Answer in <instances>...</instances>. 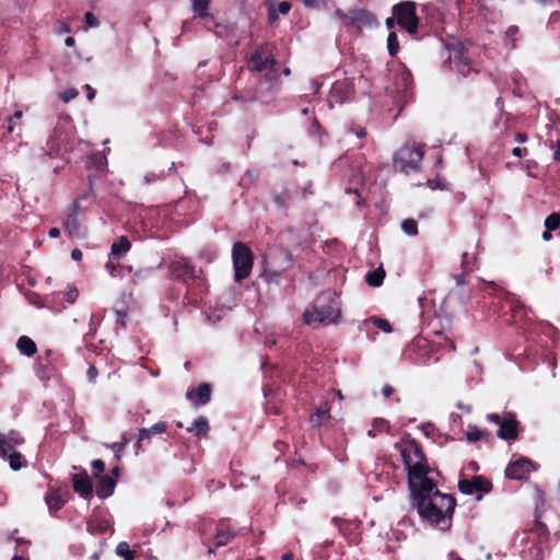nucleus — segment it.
I'll list each match as a JSON object with an SVG mask.
<instances>
[{
    "mask_svg": "<svg viewBox=\"0 0 560 560\" xmlns=\"http://www.w3.org/2000/svg\"><path fill=\"white\" fill-rule=\"evenodd\" d=\"M410 491V504L423 521L441 526L447 521L448 528L456 506V499L452 494L442 493L434 480H425Z\"/></svg>",
    "mask_w": 560,
    "mask_h": 560,
    "instance_id": "f257e3e1",
    "label": "nucleus"
},
{
    "mask_svg": "<svg viewBox=\"0 0 560 560\" xmlns=\"http://www.w3.org/2000/svg\"><path fill=\"white\" fill-rule=\"evenodd\" d=\"M407 471V481L409 490L423 483L425 480H433L429 474L434 471L429 466L428 459L421 445L415 439L402 440L396 443Z\"/></svg>",
    "mask_w": 560,
    "mask_h": 560,
    "instance_id": "f03ea898",
    "label": "nucleus"
},
{
    "mask_svg": "<svg viewBox=\"0 0 560 560\" xmlns=\"http://www.w3.org/2000/svg\"><path fill=\"white\" fill-rule=\"evenodd\" d=\"M170 271L173 279L186 285V299L191 304H197L207 292V281L201 269L196 270L195 266L185 259L172 261Z\"/></svg>",
    "mask_w": 560,
    "mask_h": 560,
    "instance_id": "7ed1b4c3",
    "label": "nucleus"
},
{
    "mask_svg": "<svg viewBox=\"0 0 560 560\" xmlns=\"http://www.w3.org/2000/svg\"><path fill=\"white\" fill-rule=\"evenodd\" d=\"M340 317L339 296L336 292H322L303 313L304 323L329 325Z\"/></svg>",
    "mask_w": 560,
    "mask_h": 560,
    "instance_id": "20e7f679",
    "label": "nucleus"
},
{
    "mask_svg": "<svg viewBox=\"0 0 560 560\" xmlns=\"http://www.w3.org/2000/svg\"><path fill=\"white\" fill-rule=\"evenodd\" d=\"M423 156L424 145L408 141L394 153L393 167L395 171L405 174L418 172Z\"/></svg>",
    "mask_w": 560,
    "mask_h": 560,
    "instance_id": "39448f33",
    "label": "nucleus"
},
{
    "mask_svg": "<svg viewBox=\"0 0 560 560\" xmlns=\"http://www.w3.org/2000/svg\"><path fill=\"white\" fill-rule=\"evenodd\" d=\"M392 13L397 15L398 27L410 36L416 37L419 33L421 20L417 14V3L413 1H400L392 7Z\"/></svg>",
    "mask_w": 560,
    "mask_h": 560,
    "instance_id": "423d86ee",
    "label": "nucleus"
},
{
    "mask_svg": "<svg viewBox=\"0 0 560 560\" xmlns=\"http://www.w3.org/2000/svg\"><path fill=\"white\" fill-rule=\"evenodd\" d=\"M232 261L234 280L241 283L250 276L254 266V254L249 246L243 242L234 243L232 247Z\"/></svg>",
    "mask_w": 560,
    "mask_h": 560,
    "instance_id": "0eeeda50",
    "label": "nucleus"
},
{
    "mask_svg": "<svg viewBox=\"0 0 560 560\" xmlns=\"http://www.w3.org/2000/svg\"><path fill=\"white\" fill-rule=\"evenodd\" d=\"M458 489L467 495L475 492L489 493L492 490V482L481 475H476L471 479H460L458 481Z\"/></svg>",
    "mask_w": 560,
    "mask_h": 560,
    "instance_id": "6e6552de",
    "label": "nucleus"
},
{
    "mask_svg": "<svg viewBox=\"0 0 560 560\" xmlns=\"http://www.w3.org/2000/svg\"><path fill=\"white\" fill-rule=\"evenodd\" d=\"M534 468V463L530 459L522 457L506 466L505 476L513 480H525Z\"/></svg>",
    "mask_w": 560,
    "mask_h": 560,
    "instance_id": "1a4fd4ad",
    "label": "nucleus"
},
{
    "mask_svg": "<svg viewBox=\"0 0 560 560\" xmlns=\"http://www.w3.org/2000/svg\"><path fill=\"white\" fill-rule=\"evenodd\" d=\"M71 150L69 142L61 133L55 132L47 141V149L43 153V158H59L66 160V154Z\"/></svg>",
    "mask_w": 560,
    "mask_h": 560,
    "instance_id": "9d476101",
    "label": "nucleus"
},
{
    "mask_svg": "<svg viewBox=\"0 0 560 560\" xmlns=\"http://www.w3.org/2000/svg\"><path fill=\"white\" fill-rule=\"evenodd\" d=\"M354 93V86L348 80L336 81L329 92V103L330 106L334 104H342L351 100Z\"/></svg>",
    "mask_w": 560,
    "mask_h": 560,
    "instance_id": "9b49d317",
    "label": "nucleus"
},
{
    "mask_svg": "<svg viewBox=\"0 0 560 560\" xmlns=\"http://www.w3.org/2000/svg\"><path fill=\"white\" fill-rule=\"evenodd\" d=\"M212 388L209 383H200L196 388H189L186 398L198 408L207 405L211 399Z\"/></svg>",
    "mask_w": 560,
    "mask_h": 560,
    "instance_id": "f8f14e48",
    "label": "nucleus"
},
{
    "mask_svg": "<svg viewBox=\"0 0 560 560\" xmlns=\"http://www.w3.org/2000/svg\"><path fill=\"white\" fill-rule=\"evenodd\" d=\"M276 65V60L271 54L264 55L262 48L254 51L248 61V68L252 71L261 72L264 70H271Z\"/></svg>",
    "mask_w": 560,
    "mask_h": 560,
    "instance_id": "ddd939ff",
    "label": "nucleus"
},
{
    "mask_svg": "<svg viewBox=\"0 0 560 560\" xmlns=\"http://www.w3.org/2000/svg\"><path fill=\"white\" fill-rule=\"evenodd\" d=\"M78 212L79 203L77 201L69 206L66 211L63 228L66 233H68L71 237L80 235V222L78 220Z\"/></svg>",
    "mask_w": 560,
    "mask_h": 560,
    "instance_id": "4468645a",
    "label": "nucleus"
},
{
    "mask_svg": "<svg viewBox=\"0 0 560 560\" xmlns=\"http://www.w3.org/2000/svg\"><path fill=\"white\" fill-rule=\"evenodd\" d=\"M518 424L515 416L509 413L508 417L503 418L497 435L502 440H515L518 436Z\"/></svg>",
    "mask_w": 560,
    "mask_h": 560,
    "instance_id": "2eb2a0df",
    "label": "nucleus"
},
{
    "mask_svg": "<svg viewBox=\"0 0 560 560\" xmlns=\"http://www.w3.org/2000/svg\"><path fill=\"white\" fill-rule=\"evenodd\" d=\"M73 490L82 498H90L93 493V485L86 470L75 474L72 477Z\"/></svg>",
    "mask_w": 560,
    "mask_h": 560,
    "instance_id": "dca6fc26",
    "label": "nucleus"
},
{
    "mask_svg": "<svg viewBox=\"0 0 560 560\" xmlns=\"http://www.w3.org/2000/svg\"><path fill=\"white\" fill-rule=\"evenodd\" d=\"M67 492L60 489H50L45 495V502L50 512L61 510L67 502Z\"/></svg>",
    "mask_w": 560,
    "mask_h": 560,
    "instance_id": "f3484780",
    "label": "nucleus"
},
{
    "mask_svg": "<svg viewBox=\"0 0 560 560\" xmlns=\"http://www.w3.org/2000/svg\"><path fill=\"white\" fill-rule=\"evenodd\" d=\"M266 266L271 267L273 270L282 269V275L292 268L293 257L288 250L281 252L278 256H272L269 260H266Z\"/></svg>",
    "mask_w": 560,
    "mask_h": 560,
    "instance_id": "a211bd4d",
    "label": "nucleus"
},
{
    "mask_svg": "<svg viewBox=\"0 0 560 560\" xmlns=\"http://www.w3.org/2000/svg\"><path fill=\"white\" fill-rule=\"evenodd\" d=\"M168 424L165 421H159L150 428H142L139 430L137 446L141 447L145 442H149L152 435L164 433Z\"/></svg>",
    "mask_w": 560,
    "mask_h": 560,
    "instance_id": "6ab92c4d",
    "label": "nucleus"
},
{
    "mask_svg": "<svg viewBox=\"0 0 560 560\" xmlns=\"http://www.w3.org/2000/svg\"><path fill=\"white\" fill-rule=\"evenodd\" d=\"M235 536L236 532L234 529H232L228 524L220 522L217 526V533L214 536V548L228 545Z\"/></svg>",
    "mask_w": 560,
    "mask_h": 560,
    "instance_id": "aec40b11",
    "label": "nucleus"
},
{
    "mask_svg": "<svg viewBox=\"0 0 560 560\" xmlns=\"http://www.w3.org/2000/svg\"><path fill=\"white\" fill-rule=\"evenodd\" d=\"M116 487V480L107 475H102L98 477V481L96 483V495L100 499H106L114 493Z\"/></svg>",
    "mask_w": 560,
    "mask_h": 560,
    "instance_id": "412c9836",
    "label": "nucleus"
},
{
    "mask_svg": "<svg viewBox=\"0 0 560 560\" xmlns=\"http://www.w3.org/2000/svg\"><path fill=\"white\" fill-rule=\"evenodd\" d=\"M131 248V242L127 236H120L110 246L109 258L119 261Z\"/></svg>",
    "mask_w": 560,
    "mask_h": 560,
    "instance_id": "4be33fe9",
    "label": "nucleus"
},
{
    "mask_svg": "<svg viewBox=\"0 0 560 560\" xmlns=\"http://www.w3.org/2000/svg\"><path fill=\"white\" fill-rule=\"evenodd\" d=\"M187 431L192 433L199 440L208 438L210 431L208 419L200 416L192 422L191 427L187 428Z\"/></svg>",
    "mask_w": 560,
    "mask_h": 560,
    "instance_id": "5701e85b",
    "label": "nucleus"
},
{
    "mask_svg": "<svg viewBox=\"0 0 560 560\" xmlns=\"http://www.w3.org/2000/svg\"><path fill=\"white\" fill-rule=\"evenodd\" d=\"M412 74L408 69H400L395 74V86L397 91L406 93L411 89Z\"/></svg>",
    "mask_w": 560,
    "mask_h": 560,
    "instance_id": "b1692460",
    "label": "nucleus"
},
{
    "mask_svg": "<svg viewBox=\"0 0 560 560\" xmlns=\"http://www.w3.org/2000/svg\"><path fill=\"white\" fill-rule=\"evenodd\" d=\"M16 347L26 357H33L37 351L36 343L27 336H21L18 339Z\"/></svg>",
    "mask_w": 560,
    "mask_h": 560,
    "instance_id": "393cba45",
    "label": "nucleus"
},
{
    "mask_svg": "<svg viewBox=\"0 0 560 560\" xmlns=\"http://www.w3.org/2000/svg\"><path fill=\"white\" fill-rule=\"evenodd\" d=\"M385 275L383 267H378L366 273L365 281L371 287H380L384 281Z\"/></svg>",
    "mask_w": 560,
    "mask_h": 560,
    "instance_id": "a878e982",
    "label": "nucleus"
},
{
    "mask_svg": "<svg viewBox=\"0 0 560 560\" xmlns=\"http://www.w3.org/2000/svg\"><path fill=\"white\" fill-rule=\"evenodd\" d=\"M292 196L288 188L282 187L280 190H273V201L281 208H288Z\"/></svg>",
    "mask_w": 560,
    "mask_h": 560,
    "instance_id": "bb28decb",
    "label": "nucleus"
},
{
    "mask_svg": "<svg viewBox=\"0 0 560 560\" xmlns=\"http://www.w3.org/2000/svg\"><path fill=\"white\" fill-rule=\"evenodd\" d=\"M107 166V159L101 152L94 153L89 158L88 167H94L98 172H104Z\"/></svg>",
    "mask_w": 560,
    "mask_h": 560,
    "instance_id": "cd10ccee",
    "label": "nucleus"
},
{
    "mask_svg": "<svg viewBox=\"0 0 560 560\" xmlns=\"http://www.w3.org/2000/svg\"><path fill=\"white\" fill-rule=\"evenodd\" d=\"M5 458H8L9 465H10L11 469H13V470H19L22 467H25L27 465V462L23 457V455L16 451H13L9 455H7Z\"/></svg>",
    "mask_w": 560,
    "mask_h": 560,
    "instance_id": "c85d7f7f",
    "label": "nucleus"
},
{
    "mask_svg": "<svg viewBox=\"0 0 560 560\" xmlns=\"http://www.w3.org/2000/svg\"><path fill=\"white\" fill-rule=\"evenodd\" d=\"M489 433L486 431H481L477 425H468V430L466 432L467 440L469 442H477L480 440H487L489 438Z\"/></svg>",
    "mask_w": 560,
    "mask_h": 560,
    "instance_id": "c756f323",
    "label": "nucleus"
},
{
    "mask_svg": "<svg viewBox=\"0 0 560 560\" xmlns=\"http://www.w3.org/2000/svg\"><path fill=\"white\" fill-rule=\"evenodd\" d=\"M192 11L195 14L201 19L208 18V9L210 4V0H191Z\"/></svg>",
    "mask_w": 560,
    "mask_h": 560,
    "instance_id": "7c9ffc66",
    "label": "nucleus"
},
{
    "mask_svg": "<svg viewBox=\"0 0 560 560\" xmlns=\"http://www.w3.org/2000/svg\"><path fill=\"white\" fill-rule=\"evenodd\" d=\"M371 13L366 10H358L353 12L349 22H346V25H361L370 22Z\"/></svg>",
    "mask_w": 560,
    "mask_h": 560,
    "instance_id": "2f4dec72",
    "label": "nucleus"
},
{
    "mask_svg": "<svg viewBox=\"0 0 560 560\" xmlns=\"http://www.w3.org/2000/svg\"><path fill=\"white\" fill-rule=\"evenodd\" d=\"M282 277V269L273 270L271 267L265 265V268L261 272V278L268 283H278L279 279Z\"/></svg>",
    "mask_w": 560,
    "mask_h": 560,
    "instance_id": "473e14b6",
    "label": "nucleus"
},
{
    "mask_svg": "<svg viewBox=\"0 0 560 560\" xmlns=\"http://www.w3.org/2000/svg\"><path fill=\"white\" fill-rule=\"evenodd\" d=\"M387 50L390 57H396L399 52V42L396 32L392 31L387 37Z\"/></svg>",
    "mask_w": 560,
    "mask_h": 560,
    "instance_id": "72a5a7b5",
    "label": "nucleus"
},
{
    "mask_svg": "<svg viewBox=\"0 0 560 560\" xmlns=\"http://www.w3.org/2000/svg\"><path fill=\"white\" fill-rule=\"evenodd\" d=\"M457 71L467 77L474 69L470 66V61L467 57H464L462 54L459 55L458 60H455Z\"/></svg>",
    "mask_w": 560,
    "mask_h": 560,
    "instance_id": "f704fd0d",
    "label": "nucleus"
},
{
    "mask_svg": "<svg viewBox=\"0 0 560 560\" xmlns=\"http://www.w3.org/2000/svg\"><path fill=\"white\" fill-rule=\"evenodd\" d=\"M116 553L124 558V560H133L135 559V551L130 549V546L126 541H121L116 547Z\"/></svg>",
    "mask_w": 560,
    "mask_h": 560,
    "instance_id": "c9c22d12",
    "label": "nucleus"
},
{
    "mask_svg": "<svg viewBox=\"0 0 560 560\" xmlns=\"http://www.w3.org/2000/svg\"><path fill=\"white\" fill-rule=\"evenodd\" d=\"M329 417V408H327L326 406L319 407L316 409L315 413L312 415L311 421L314 423V425H320L323 421Z\"/></svg>",
    "mask_w": 560,
    "mask_h": 560,
    "instance_id": "e433bc0d",
    "label": "nucleus"
},
{
    "mask_svg": "<svg viewBox=\"0 0 560 560\" xmlns=\"http://www.w3.org/2000/svg\"><path fill=\"white\" fill-rule=\"evenodd\" d=\"M401 230L410 236L418 234V223L415 219H405L401 222Z\"/></svg>",
    "mask_w": 560,
    "mask_h": 560,
    "instance_id": "4c0bfd02",
    "label": "nucleus"
},
{
    "mask_svg": "<svg viewBox=\"0 0 560 560\" xmlns=\"http://www.w3.org/2000/svg\"><path fill=\"white\" fill-rule=\"evenodd\" d=\"M560 226V213L552 212L545 219V228L548 231H556Z\"/></svg>",
    "mask_w": 560,
    "mask_h": 560,
    "instance_id": "58836bf2",
    "label": "nucleus"
},
{
    "mask_svg": "<svg viewBox=\"0 0 560 560\" xmlns=\"http://www.w3.org/2000/svg\"><path fill=\"white\" fill-rule=\"evenodd\" d=\"M476 257L470 256L468 253H463L462 255V269L465 272H471L475 269Z\"/></svg>",
    "mask_w": 560,
    "mask_h": 560,
    "instance_id": "ea45409f",
    "label": "nucleus"
},
{
    "mask_svg": "<svg viewBox=\"0 0 560 560\" xmlns=\"http://www.w3.org/2000/svg\"><path fill=\"white\" fill-rule=\"evenodd\" d=\"M4 438L13 447L24 443L23 436L15 430H11L8 433H4Z\"/></svg>",
    "mask_w": 560,
    "mask_h": 560,
    "instance_id": "a19ab883",
    "label": "nucleus"
},
{
    "mask_svg": "<svg viewBox=\"0 0 560 560\" xmlns=\"http://www.w3.org/2000/svg\"><path fill=\"white\" fill-rule=\"evenodd\" d=\"M14 451V447L8 443V441L4 438V433L0 432V457L5 458L7 455L12 453Z\"/></svg>",
    "mask_w": 560,
    "mask_h": 560,
    "instance_id": "79ce46f5",
    "label": "nucleus"
},
{
    "mask_svg": "<svg viewBox=\"0 0 560 560\" xmlns=\"http://www.w3.org/2000/svg\"><path fill=\"white\" fill-rule=\"evenodd\" d=\"M374 324L385 332H392L393 328L388 320L383 318H374Z\"/></svg>",
    "mask_w": 560,
    "mask_h": 560,
    "instance_id": "37998d69",
    "label": "nucleus"
},
{
    "mask_svg": "<svg viewBox=\"0 0 560 560\" xmlns=\"http://www.w3.org/2000/svg\"><path fill=\"white\" fill-rule=\"evenodd\" d=\"M91 465H92V468L94 470L95 477L98 478L100 476H102V472L105 469L104 462L102 459H94Z\"/></svg>",
    "mask_w": 560,
    "mask_h": 560,
    "instance_id": "c03bdc74",
    "label": "nucleus"
},
{
    "mask_svg": "<svg viewBox=\"0 0 560 560\" xmlns=\"http://www.w3.org/2000/svg\"><path fill=\"white\" fill-rule=\"evenodd\" d=\"M84 21L89 27H97L100 25L98 19L92 12L85 13Z\"/></svg>",
    "mask_w": 560,
    "mask_h": 560,
    "instance_id": "a18cd8bd",
    "label": "nucleus"
},
{
    "mask_svg": "<svg viewBox=\"0 0 560 560\" xmlns=\"http://www.w3.org/2000/svg\"><path fill=\"white\" fill-rule=\"evenodd\" d=\"M373 428L377 431H387L389 429L388 421L377 418L373 421Z\"/></svg>",
    "mask_w": 560,
    "mask_h": 560,
    "instance_id": "49530a36",
    "label": "nucleus"
},
{
    "mask_svg": "<svg viewBox=\"0 0 560 560\" xmlns=\"http://www.w3.org/2000/svg\"><path fill=\"white\" fill-rule=\"evenodd\" d=\"M349 131L354 133L358 138H364L366 136V130L364 127L357 126L354 124H351L349 126Z\"/></svg>",
    "mask_w": 560,
    "mask_h": 560,
    "instance_id": "de8ad7c7",
    "label": "nucleus"
},
{
    "mask_svg": "<svg viewBox=\"0 0 560 560\" xmlns=\"http://www.w3.org/2000/svg\"><path fill=\"white\" fill-rule=\"evenodd\" d=\"M278 13H281V14H288L291 10V3L288 2V1H282L280 2L278 5H277V9Z\"/></svg>",
    "mask_w": 560,
    "mask_h": 560,
    "instance_id": "09e8293b",
    "label": "nucleus"
},
{
    "mask_svg": "<svg viewBox=\"0 0 560 560\" xmlns=\"http://www.w3.org/2000/svg\"><path fill=\"white\" fill-rule=\"evenodd\" d=\"M98 375V370L96 369L95 365H90L88 371H86V376H88V380L92 383L95 382L96 377Z\"/></svg>",
    "mask_w": 560,
    "mask_h": 560,
    "instance_id": "8fccbe9b",
    "label": "nucleus"
},
{
    "mask_svg": "<svg viewBox=\"0 0 560 560\" xmlns=\"http://www.w3.org/2000/svg\"><path fill=\"white\" fill-rule=\"evenodd\" d=\"M114 259H108V261L105 265L106 270L112 277H116V270L120 267L119 265H115L113 262Z\"/></svg>",
    "mask_w": 560,
    "mask_h": 560,
    "instance_id": "3c124183",
    "label": "nucleus"
},
{
    "mask_svg": "<svg viewBox=\"0 0 560 560\" xmlns=\"http://www.w3.org/2000/svg\"><path fill=\"white\" fill-rule=\"evenodd\" d=\"M77 95H78V91H77V90H74V89H69V90H67V91H65V92L62 93L61 98H62V101H63V102H66V103H67V102H69L70 100L74 98Z\"/></svg>",
    "mask_w": 560,
    "mask_h": 560,
    "instance_id": "603ef678",
    "label": "nucleus"
},
{
    "mask_svg": "<svg viewBox=\"0 0 560 560\" xmlns=\"http://www.w3.org/2000/svg\"><path fill=\"white\" fill-rule=\"evenodd\" d=\"M385 25L388 30H393L396 25L398 26V19H397V15H394L392 13V16H388L386 20H385Z\"/></svg>",
    "mask_w": 560,
    "mask_h": 560,
    "instance_id": "864d4df0",
    "label": "nucleus"
},
{
    "mask_svg": "<svg viewBox=\"0 0 560 560\" xmlns=\"http://www.w3.org/2000/svg\"><path fill=\"white\" fill-rule=\"evenodd\" d=\"M278 11L270 7L268 10V23L273 24L278 20Z\"/></svg>",
    "mask_w": 560,
    "mask_h": 560,
    "instance_id": "5fc2aeb1",
    "label": "nucleus"
},
{
    "mask_svg": "<svg viewBox=\"0 0 560 560\" xmlns=\"http://www.w3.org/2000/svg\"><path fill=\"white\" fill-rule=\"evenodd\" d=\"M512 154L517 156V158H523V156H526L528 154V150L526 148L515 147L512 150Z\"/></svg>",
    "mask_w": 560,
    "mask_h": 560,
    "instance_id": "6e6d98bb",
    "label": "nucleus"
},
{
    "mask_svg": "<svg viewBox=\"0 0 560 560\" xmlns=\"http://www.w3.org/2000/svg\"><path fill=\"white\" fill-rule=\"evenodd\" d=\"M487 420L490 422H493L495 424H499V428L501 427V422L503 421V418H501L498 413H488Z\"/></svg>",
    "mask_w": 560,
    "mask_h": 560,
    "instance_id": "4d7b16f0",
    "label": "nucleus"
},
{
    "mask_svg": "<svg viewBox=\"0 0 560 560\" xmlns=\"http://www.w3.org/2000/svg\"><path fill=\"white\" fill-rule=\"evenodd\" d=\"M523 308H524V305L520 301H513L512 302L511 311L514 313L513 316H516V314L522 312Z\"/></svg>",
    "mask_w": 560,
    "mask_h": 560,
    "instance_id": "13d9d810",
    "label": "nucleus"
},
{
    "mask_svg": "<svg viewBox=\"0 0 560 560\" xmlns=\"http://www.w3.org/2000/svg\"><path fill=\"white\" fill-rule=\"evenodd\" d=\"M79 295V292L78 290L73 289V290H70L69 292L66 293V299L69 303H74V301L77 300Z\"/></svg>",
    "mask_w": 560,
    "mask_h": 560,
    "instance_id": "bf43d9fd",
    "label": "nucleus"
},
{
    "mask_svg": "<svg viewBox=\"0 0 560 560\" xmlns=\"http://www.w3.org/2000/svg\"><path fill=\"white\" fill-rule=\"evenodd\" d=\"M102 319V317H100L97 314H92L91 316V320H90V329L93 330V334L95 332L96 328V324Z\"/></svg>",
    "mask_w": 560,
    "mask_h": 560,
    "instance_id": "052dcab7",
    "label": "nucleus"
},
{
    "mask_svg": "<svg viewBox=\"0 0 560 560\" xmlns=\"http://www.w3.org/2000/svg\"><path fill=\"white\" fill-rule=\"evenodd\" d=\"M468 273H469V272H465V271L463 270V272H462V273H459V275H455V276H454V279H455V281H456V284H457V285H463V284L466 282V281H465V279H466V276H467Z\"/></svg>",
    "mask_w": 560,
    "mask_h": 560,
    "instance_id": "680f3d73",
    "label": "nucleus"
},
{
    "mask_svg": "<svg viewBox=\"0 0 560 560\" xmlns=\"http://www.w3.org/2000/svg\"><path fill=\"white\" fill-rule=\"evenodd\" d=\"M395 389L393 386L386 384L382 387V394L384 395V397L388 398L389 396H392L394 394Z\"/></svg>",
    "mask_w": 560,
    "mask_h": 560,
    "instance_id": "e2e57ef3",
    "label": "nucleus"
},
{
    "mask_svg": "<svg viewBox=\"0 0 560 560\" xmlns=\"http://www.w3.org/2000/svg\"><path fill=\"white\" fill-rule=\"evenodd\" d=\"M84 90L86 91L88 100L89 101H93L94 97H95V93H96L95 90L91 85H89V84L84 85Z\"/></svg>",
    "mask_w": 560,
    "mask_h": 560,
    "instance_id": "0e129e2a",
    "label": "nucleus"
},
{
    "mask_svg": "<svg viewBox=\"0 0 560 560\" xmlns=\"http://www.w3.org/2000/svg\"><path fill=\"white\" fill-rule=\"evenodd\" d=\"M82 257H83V254H82L81 249H79V248H74V249H72V252H71V258H72L73 260H75V261H80V260H82Z\"/></svg>",
    "mask_w": 560,
    "mask_h": 560,
    "instance_id": "69168bd1",
    "label": "nucleus"
},
{
    "mask_svg": "<svg viewBox=\"0 0 560 560\" xmlns=\"http://www.w3.org/2000/svg\"><path fill=\"white\" fill-rule=\"evenodd\" d=\"M16 125H18L16 120H13V118H9L8 119V127H7L8 133H13L15 131Z\"/></svg>",
    "mask_w": 560,
    "mask_h": 560,
    "instance_id": "338daca9",
    "label": "nucleus"
},
{
    "mask_svg": "<svg viewBox=\"0 0 560 560\" xmlns=\"http://www.w3.org/2000/svg\"><path fill=\"white\" fill-rule=\"evenodd\" d=\"M553 159L557 162H560V141L557 142V147H556V150L553 152Z\"/></svg>",
    "mask_w": 560,
    "mask_h": 560,
    "instance_id": "774afa93",
    "label": "nucleus"
}]
</instances>
